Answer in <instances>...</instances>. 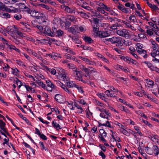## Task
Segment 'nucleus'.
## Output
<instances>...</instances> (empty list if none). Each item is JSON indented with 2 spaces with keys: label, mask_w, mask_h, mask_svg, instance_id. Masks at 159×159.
I'll return each instance as SVG.
<instances>
[{
  "label": "nucleus",
  "mask_w": 159,
  "mask_h": 159,
  "mask_svg": "<svg viewBox=\"0 0 159 159\" xmlns=\"http://www.w3.org/2000/svg\"><path fill=\"white\" fill-rule=\"evenodd\" d=\"M0 16L2 18L7 19L10 17L11 15L7 13H5L0 11Z\"/></svg>",
  "instance_id": "nucleus-17"
},
{
  "label": "nucleus",
  "mask_w": 159,
  "mask_h": 159,
  "mask_svg": "<svg viewBox=\"0 0 159 159\" xmlns=\"http://www.w3.org/2000/svg\"><path fill=\"white\" fill-rule=\"evenodd\" d=\"M66 58L69 59H74V57L71 56L68 54H66L65 55Z\"/></svg>",
  "instance_id": "nucleus-57"
},
{
  "label": "nucleus",
  "mask_w": 159,
  "mask_h": 159,
  "mask_svg": "<svg viewBox=\"0 0 159 159\" xmlns=\"http://www.w3.org/2000/svg\"><path fill=\"white\" fill-rule=\"evenodd\" d=\"M47 41L49 42V43L48 42V43L50 44V43H52V42H57V41L55 39L51 38H48L47 39Z\"/></svg>",
  "instance_id": "nucleus-35"
},
{
  "label": "nucleus",
  "mask_w": 159,
  "mask_h": 159,
  "mask_svg": "<svg viewBox=\"0 0 159 159\" xmlns=\"http://www.w3.org/2000/svg\"><path fill=\"white\" fill-rule=\"evenodd\" d=\"M6 124L2 120H0V130L3 131L6 133L7 135L10 136V135L7 129L5 128Z\"/></svg>",
  "instance_id": "nucleus-4"
},
{
  "label": "nucleus",
  "mask_w": 159,
  "mask_h": 159,
  "mask_svg": "<svg viewBox=\"0 0 159 159\" xmlns=\"http://www.w3.org/2000/svg\"><path fill=\"white\" fill-rule=\"evenodd\" d=\"M52 125L54 128L56 129L57 130H59V129H57V128H58L59 129H61L60 125L58 124H57L56 122H55L54 121L52 122Z\"/></svg>",
  "instance_id": "nucleus-26"
},
{
  "label": "nucleus",
  "mask_w": 159,
  "mask_h": 159,
  "mask_svg": "<svg viewBox=\"0 0 159 159\" xmlns=\"http://www.w3.org/2000/svg\"><path fill=\"white\" fill-rule=\"evenodd\" d=\"M39 6L41 7L46 9L47 10H49L50 9L49 6L44 4H39Z\"/></svg>",
  "instance_id": "nucleus-54"
},
{
  "label": "nucleus",
  "mask_w": 159,
  "mask_h": 159,
  "mask_svg": "<svg viewBox=\"0 0 159 159\" xmlns=\"http://www.w3.org/2000/svg\"><path fill=\"white\" fill-rule=\"evenodd\" d=\"M93 20L94 25H98L99 20L97 18H93Z\"/></svg>",
  "instance_id": "nucleus-56"
},
{
  "label": "nucleus",
  "mask_w": 159,
  "mask_h": 159,
  "mask_svg": "<svg viewBox=\"0 0 159 159\" xmlns=\"http://www.w3.org/2000/svg\"><path fill=\"white\" fill-rule=\"evenodd\" d=\"M115 124L116 125H117L118 126L120 127L121 129H122L124 128V126L123 125L117 121H116Z\"/></svg>",
  "instance_id": "nucleus-63"
},
{
  "label": "nucleus",
  "mask_w": 159,
  "mask_h": 159,
  "mask_svg": "<svg viewBox=\"0 0 159 159\" xmlns=\"http://www.w3.org/2000/svg\"><path fill=\"white\" fill-rule=\"evenodd\" d=\"M142 121L145 124L148 125L149 127L151 128L152 127V125L151 124L149 123L148 121L144 119H142Z\"/></svg>",
  "instance_id": "nucleus-44"
},
{
  "label": "nucleus",
  "mask_w": 159,
  "mask_h": 159,
  "mask_svg": "<svg viewBox=\"0 0 159 159\" xmlns=\"http://www.w3.org/2000/svg\"><path fill=\"white\" fill-rule=\"evenodd\" d=\"M75 88H76L78 89V92L81 93H82L84 92L82 87L79 85L76 84Z\"/></svg>",
  "instance_id": "nucleus-30"
},
{
  "label": "nucleus",
  "mask_w": 159,
  "mask_h": 159,
  "mask_svg": "<svg viewBox=\"0 0 159 159\" xmlns=\"http://www.w3.org/2000/svg\"><path fill=\"white\" fill-rule=\"evenodd\" d=\"M150 69L151 70L156 71V72H158V71L159 70V69L157 67L154 66H152Z\"/></svg>",
  "instance_id": "nucleus-62"
},
{
  "label": "nucleus",
  "mask_w": 159,
  "mask_h": 159,
  "mask_svg": "<svg viewBox=\"0 0 159 159\" xmlns=\"http://www.w3.org/2000/svg\"><path fill=\"white\" fill-rule=\"evenodd\" d=\"M98 155L102 157V159H106V155L102 151H101L98 153Z\"/></svg>",
  "instance_id": "nucleus-59"
},
{
  "label": "nucleus",
  "mask_w": 159,
  "mask_h": 159,
  "mask_svg": "<svg viewBox=\"0 0 159 159\" xmlns=\"http://www.w3.org/2000/svg\"><path fill=\"white\" fill-rule=\"evenodd\" d=\"M109 11L110 12V14L111 15L114 16H117L118 15V14L117 13H116L113 10H111V9Z\"/></svg>",
  "instance_id": "nucleus-60"
},
{
  "label": "nucleus",
  "mask_w": 159,
  "mask_h": 159,
  "mask_svg": "<svg viewBox=\"0 0 159 159\" xmlns=\"http://www.w3.org/2000/svg\"><path fill=\"white\" fill-rule=\"evenodd\" d=\"M28 52L30 54H31L33 56L35 57H37V54L31 49H28L27 50Z\"/></svg>",
  "instance_id": "nucleus-36"
},
{
  "label": "nucleus",
  "mask_w": 159,
  "mask_h": 159,
  "mask_svg": "<svg viewBox=\"0 0 159 159\" xmlns=\"http://www.w3.org/2000/svg\"><path fill=\"white\" fill-rule=\"evenodd\" d=\"M24 84L23 86L25 87L27 91L29 92L31 90V89H33V88H32L31 87H30L28 85H26L25 83H24Z\"/></svg>",
  "instance_id": "nucleus-48"
},
{
  "label": "nucleus",
  "mask_w": 159,
  "mask_h": 159,
  "mask_svg": "<svg viewBox=\"0 0 159 159\" xmlns=\"http://www.w3.org/2000/svg\"><path fill=\"white\" fill-rule=\"evenodd\" d=\"M84 50H86L91 51H94V49L93 48L91 47H88L86 45H85Z\"/></svg>",
  "instance_id": "nucleus-55"
},
{
  "label": "nucleus",
  "mask_w": 159,
  "mask_h": 159,
  "mask_svg": "<svg viewBox=\"0 0 159 159\" xmlns=\"http://www.w3.org/2000/svg\"><path fill=\"white\" fill-rule=\"evenodd\" d=\"M122 129L123 130H120L121 133L127 136H129L130 135V133H129V132H128L127 130H125L124 128Z\"/></svg>",
  "instance_id": "nucleus-32"
},
{
  "label": "nucleus",
  "mask_w": 159,
  "mask_h": 159,
  "mask_svg": "<svg viewBox=\"0 0 159 159\" xmlns=\"http://www.w3.org/2000/svg\"><path fill=\"white\" fill-rule=\"evenodd\" d=\"M97 96L102 100H104V98L106 99L105 94L103 93H98L97 94Z\"/></svg>",
  "instance_id": "nucleus-31"
},
{
  "label": "nucleus",
  "mask_w": 159,
  "mask_h": 159,
  "mask_svg": "<svg viewBox=\"0 0 159 159\" xmlns=\"http://www.w3.org/2000/svg\"><path fill=\"white\" fill-rule=\"evenodd\" d=\"M60 76L63 81L67 80L68 77H67L66 74L61 73Z\"/></svg>",
  "instance_id": "nucleus-39"
},
{
  "label": "nucleus",
  "mask_w": 159,
  "mask_h": 159,
  "mask_svg": "<svg viewBox=\"0 0 159 159\" xmlns=\"http://www.w3.org/2000/svg\"><path fill=\"white\" fill-rule=\"evenodd\" d=\"M100 133L101 134H105V135H103V136L106 137L107 136V133L103 129H100L99 130Z\"/></svg>",
  "instance_id": "nucleus-53"
},
{
  "label": "nucleus",
  "mask_w": 159,
  "mask_h": 159,
  "mask_svg": "<svg viewBox=\"0 0 159 159\" xmlns=\"http://www.w3.org/2000/svg\"><path fill=\"white\" fill-rule=\"evenodd\" d=\"M45 68L47 71L50 72L52 75H55L56 74V71L55 69L48 68L47 66H45Z\"/></svg>",
  "instance_id": "nucleus-19"
},
{
  "label": "nucleus",
  "mask_w": 159,
  "mask_h": 159,
  "mask_svg": "<svg viewBox=\"0 0 159 159\" xmlns=\"http://www.w3.org/2000/svg\"><path fill=\"white\" fill-rule=\"evenodd\" d=\"M18 39L16 36H12L11 38V40L16 44L19 45L21 43V42Z\"/></svg>",
  "instance_id": "nucleus-12"
},
{
  "label": "nucleus",
  "mask_w": 159,
  "mask_h": 159,
  "mask_svg": "<svg viewBox=\"0 0 159 159\" xmlns=\"http://www.w3.org/2000/svg\"><path fill=\"white\" fill-rule=\"evenodd\" d=\"M66 19L70 22H74L75 21V17L73 16L68 15Z\"/></svg>",
  "instance_id": "nucleus-27"
},
{
  "label": "nucleus",
  "mask_w": 159,
  "mask_h": 159,
  "mask_svg": "<svg viewBox=\"0 0 159 159\" xmlns=\"http://www.w3.org/2000/svg\"><path fill=\"white\" fill-rule=\"evenodd\" d=\"M58 58H61V57L57 53H52V59L54 60H57Z\"/></svg>",
  "instance_id": "nucleus-34"
},
{
  "label": "nucleus",
  "mask_w": 159,
  "mask_h": 159,
  "mask_svg": "<svg viewBox=\"0 0 159 159\" xmlns=\"http://www.w3.org/2000/svg\"><path fill=\"white\" fill-rule=\"evenodd\" d=\"M151 42L152 45H153L152 47L153 49V51H156L158 47V45L156 43L155 41H154L153 39L151 40Z\"/></svg>",
  "instance_id": "nucleus-21"
},
{
  "label": "nucleus",
  "mask_w": 159,
  "mask_h": 159,
  "mask_svg": "<svg viewBox=\"0 0 159 159\" xmlns=\"http://www.w3.org/2000/svg\"><path fill=\"white\" fill-rule=\"evenodd\" d=\"M108 34L106 32H102L99 31V33H97V35L98 36L99 38H104L108 36Z\"/></svg>",
  "instance_id": "nucleus-13"
},
{
  "label": "nucleus",
  "mask_w": 159,
  "mask_h": 159,
  "mask_svg": "<svg viewBox=\"0 0 159 159\" xmlns=\"http://www.w3.org/2000/svg\"><path fill=\"white\" fill-rule=\"evenodd\" d=\"M146 80V82L148 84L150 85H153L154 82L152 80L150 79H147Z\"/></svg>",
  "instance_id": "nucleus-46"
},
{
  "label": "nucleus",
  "mask_w": 159,
  "mask_h": 159,
  "mask_svg": "<svg viewBox=\"0 0 159 159\" xmlns=\"http://www.w3.org/2000/svg\"><path fill=\"white\" fill-rule=\"evenodd\" d=\"M17 30H16L14 28L10 26L7 27V31L8 34L11 35L12 36H14V34L16 33Z\"/></svg>",
  "instance_id": "nucleus-6"
},
{
  "label": "nucleus",
  "mask_w": 159,
  "mask_h": 159,
  "mask_svg": "<svg viewBox=\"0 0 159 159\" xmlns=\"http://www.w3.org/2000/svg\"><path fill=\"white\" fill-rule=\"evenodd\" d=\"M32 24L33 25V26L34 27H36L37 29L39 30L41 33V32H42V31L43 30V28L41 25H37V24H34L33 23H32Z\"/></svg>",
  "instance_id": "nucleus-29"
},
{
  "label": "nucleus",
  "mask_w": 159,
  "mask_h": 159,
  "mask_svg": "<svg viewBox=\"0 0 159 159\" xmlns=\"http://www.w3.org/2000/svg\"><path fill=\"white\" fill-rule=\"evenodd\" d=\"M5 43L7 46L10 50H14L18 53H20V50L19 49L17 48L15 46L12 45H9L8 43Z\"/></svg>",
  "instance_id": "nucleus-11"
},
{
  "label": "nucleus",
  "mask_w": 159,
  "mask_h": 159,
  "mask_svg": "<svg viewBox=\"0 0 159 159\" xmlns=\"http://www.w3.org/2000/svg\"><path fill=\"white\" fill-rule=\"evenodd\" d=\"M106 40L110 42L112 44H115L117 47H121L123 45V41H122V38L120 37H113L106 39Z\"/></svg>",
  "instance_id": "nucleus-2"
},
{
  "label": "nucleus",
  "mask_w": 159,
  "mask_h": 159,
  "mask_svg": "<svg viewBox=\"0 0 159 159\" xmlns=\"http://www.w3.org/2000/svg\"><path fill=\"white\" fill-rule=\"evenodd\" d=\"M72 40L73 41L75 42L76 43L80 44L81 43V41L78 38L75 37L74 38H72Z\"/></svg>",
  "instance_id": "nucleus-38"
},
{
  "label": "nucleus",
  "mask_w": 159,
  "mask_h": 159,
  "mask_svg": "<svg viewBox=\"0 0 159 159\" xmlns=\"http://www.w3.org/2000/svg\"><path fill=\"white\" fill-rule=\"evenodd\" d=\"M153 152L156 156L159 153V149L157 146H153Z\"/></svg>",
  "instance_id": "nucleus-24"
},
{
  "label": "nucleus",
  "mask_w": 159,
  "mask_h": 159,
  "mask_svg": "<svg viewBox=\"0 0 159 159\" xmlns=\"http://www.w3.org/2000/svg\"><path fill=\"white\" fill-rule=\"evenodd\" d=\"M79 58L80 59H81L83 61H85V62H86L88 64V63L89 62H90V60L87 58H85L84 57H83L81 56H80L79 57Z\"/></svg>",
  "instance_id": "nucleus-47"
},
{
  "label": "nucleus",
  "mask_w": 159,
  "mask_h": 159,
  "mask_svg": "<svg viewBox=\"0 0 159 159\" xmlns=\"http://www.w3.org/2000/svg\"><path fill=\"white\" fill-rule=\"evenodd\" d=\"M16 34L22 38H25L26 37L25 34V33H22L18 30L17 31Z\"/></svg>",
  "instance_id": "nucleus-40"
},
{
  "label": "nucleus",
  "mask_w": 159,
  "mask_h": 159,
  "mask_svg": "<svg viewBox=\"0 0 159 159\" xmlns=\"http://www.w3.org/2000/svg\"><path fill=\"white\" fill-rule=\"evenodd\" d=\"M44 29L42 32H41V34L43 36H48L51 37H53V33H52V32L51 31V29L48 26L46 25Z\"/></svg>",
  "instance_id": "nucleus-3"
},
{
  "label": "nucleus",
  "mask_w": 159,
  "mask_h": 159,
  "mask_svg": "<svg viewBox=\"0 0 159 159\" xmlns=\"http://www.w3.org/2000/svg\"><path fill=\"white\" fill-rule=\"evenodd\" d=\"M36 22L39 25L43 26L47 25V16L43 13H39V16H36Z\"/></svg>",
  "instance_id": "nucleus-1"
},
{
  "label": "nucleus",
  "mask_w": 159,
  "mask_h": 159,
  "mask_svg": "<svg viewBox=\"0 0 159 159\" xmlns=\"http://www.w3.org/2000/svg\"><path fill=\"white\" fill-rule=\"evenodd\" d=\"M1 5L0 6V10L3 11H5V9L7 7H6L5 5H4L3 4L2 2H0Z\"/></svg>",
  "instance_id": "nucleus-52"
},
{
  "label": "nucleus",
  "mask_w": 159,
  "mask_h": 159,
  "mask_svg": "<svg viewBox=\"0 0 159 159\" xmlns=\"http://www.w3.org/2000/svg\"><path fill=\"white\" fill-rule=\"evenodd\" d=\"M66 86L68 88H73L75 87L76 84H75L74 82L71 81L66 82Z\"/></svg>",
  "instance_id": "nucleus-16"
},
{
  "label": "nucleus",
  "mask_w": 159,
  "mask_h": 159,
  "mask_svg": "<svg viewBox=\"0 0 159 159\" xmlns=\"http://www.w3.org/2000/svg\"><path fill=\"white\" fill-rule=\"evenodd\" d=\"M12 71L11 72V73L17 77L19 76V74L18 73L19 72V70L16 68H11Z\"/></svg>",
  "instance_id": "nucleus-23"
},
{
  "label": "nucleus",
  "mask_w": 159,
  "mask_h": 159,
  "mask_svg": "<svg viewBox=\"0 0 159 159\" xmlns=\"http://www.w3.org/2000/svg\"><path fill=\"white\" fill-rule=\"evenodd\" d=\"M64 34V32L63 31L61 30L60 29H58L57 32L56 33V35L59 37H60L63 35Z\"/></svg>",
  "instance_id": "nucleus-28"
},
{
  "label": "nucleus",
  "mask_w": 159,
  "mask_h": 159,
  "mask_svg": "<svg viewBox=\"0 0 159 159\" xmlns=\"http://www.w3.org/2000/svg\"><path fill=\"white\" fill-rule=\"evenodd\" d=\"M120 4V6H117V8L119 10L122 11L123 12L125 13H128L130 10L128 8H126L122 4Z\"/></svg>",
  "instance_id": "nucleus-9"
},
{
  "label": "nucleus",
  "mask_w": 159,
  "mask_h": 159,
  "mask_svg": "<svg viewBox=\"0 0 159 159\" xmlns=\"http://www.w3.org/2000/svg\"><path fill=\"white\" fill-rule=\"evenodd\" d=\"M97 4L100 6V7L102 8V9L105 10L107 11H110V8L108 7L107 6L104 5L103 3L98 1L97 2Z\"/></svg>",
  "instance_id": "nucleus-10"
},
{
  "label": "nucleus",
  "mask_w": 159,
  "mask_h": 159,
  "mask_svg": "<svg viewBox=\"0 0 159 159\" xmlns=\"http://www.w3.org/2000/svg\"><path fill=\"white\" fill-rule=\"evenodd\" d=\"M84 40L85 42L89 44L93 42V40L90 37L87 36H85L84 37Z\"/></svg>",
  "instance_id": "nucleus-20"
},
{
  "label": "nucleus",
  "mask_w": 159,
  "mask_h": 159,
  "mask_svg": "<svg viewBox=\"0 0 159 159\" xmlns=\"http://www.w3.org/2000/svg\"><path fill=\"white\" fill-rule=\"evenodd\" d=\"M41 149L42 150H44L48 152V149L47 148L45 147L43 143L42 142L40 141L39 142Z\"/></svg>",
  "instance_id": "nucleus-25"
},
{
  "label": "nucleus",
  "mask_w": 159,
  "mask_h": 159,
  "mask_svg": "<svg viewBox=\"0 0 159 159\" xmlns=\"http://www.w3.org/2000/svg\"><path fill=\"white\" fill-rule=\"evenodd\" d=\"M134 129L137 131V132H136V133H137V134H138L140 136H142V134L140 130L139 127V126H135L134 127Z\"/></svg>",
  "instance_id": "nucleus-33"
},
{
  "label": "nucleus",
  "mask_w": 159,
  "mask_h": 159,
  "mask_svg": "<svg viewBox=\"0 0 159 159\" xmlns=\"http://www.w3.org/2000/svg\"><path fill=\"white\" fill-rule=\"evenodd\" d=\"M9 3L14 4L16 2H18L19 0H5Z\"/></svg>",
  "instance_id": "nucleus-50"
},
{
  "label": "nucleus",
  "mask_w": 159,
  "mask_h": 159,
  "mask_svg": "<svg viewBox=\"0 0 159 159\" xmlns=\"http://www.w3.org/2000/svg\"><path fill=\"white\" fill-rule=\"evenodd\" d=\"M98 25H94L93 26V31L96 33L97 34L98 33H99V31H98L99 28L98 27Z\"/></svg>",
  "instance_id": "nucleus-37"
},
{
  "label": "nucleus",
  "mask_w": 159,
  "mask_h": 159,
  "mask_svg": "<svg viewBox=\"0 0 159 159\" xmlns=\"http://www.w3.org/2000/svg\"><path fill=\"white\" fill-rule=\"evenodd\" d=\"M65 23L66 27L67 28H69L71 25L70 22L68 20H67L66 19H65Z\"/></svg>",
  "instance_id": "nucleus-41"
},
{
  "label": "nucleus",
  "mask_w": 159,
  "mask_h": 159,
  "mask_svg": "<svg viewBox=\"0 0 159 159\" xmlns=\"http://www.w3.org/2000/svg\"><path fill=\"white\" fill-rule=\"evenodd\" d=\"M63 7H65L64 10L65 11L70 14H72L74 13L75 14L76 10V9L75 8H70L67 6H63Z\"/></svg>",
  "instance_id": "nucleus-7"
},
{
  "label": "nucleus",
  "mask_w": 159,
  "mask_h": 159,
  "mask_svg": "<svg viewBox=\"0 0 159 159\" xmlns=\"http://www.w3.org/2000/svg\"><path fill=\"white\" fill-rule=\"evenodd\" d=\"M83 71H84L87 75H89V78H90L89 75H90L89 71V68L85 67Z\"/></svg>",
  "instance_id": "nucleus-51"
},
{
  "label": "nucleus",
  "mask_w": 159,
  "mask_h": 159,
  "mask_svg": "<svg viewBox=\"0 0 159 159\" xmlns=\"http://www.w3.org/2000/svg\"><path fill=\"white\" fill-rule=\"evenodd\" d=\"M149 138H151L153 142L158 143V139L159 138V137L156 134L152 135V136L150 135Z\"/></svg>",
  "instance_id": "nucleus-18"
},
{
  "label": "nucleus",
  "mask_w": 159,
  "mask_h": 159,
  "mask_svg": "<svg viewBox=\"0 0 159 159\" xmlns=\"http://www.w3.org/2000/svg\"><path fill=\"white\" fill-rule=\"evenodd\" d=\"M64 50L66 52H67L72 54H74V52L72 50H71L70 48H66L64 49Z\"/></svg>",
  "instance_id": "nucleus-42"
},
{
  "label": "nucleus",
  "mask_w": 159,
  "mask_h": 159,
  "mask_svg": "<svg viewBox=\"0 0 159 159\" xmlns=\"http://www.w3.org/2000/svg\"><path fill=\"white\" fill-rule=\"evenodd\" d=\"M14 17L16 20H18L21 19L22 17L20 14L17 13L14 15Z\"/></svg>",
  "instance_id": "nucleus-43"
},
{
  "label": "nucleus",
  "mask_w": 159,
  "mask_h": 159,
  "mask_svg": "<svg viewBox=\"0 0 159 159\" xmlns=\"http://www.w3.org/2000/svg\"><path fill=\"white\" fill-rule=\"evenodd\" d=\"M126 31L125 30H119L117 31V34L121 36L125 37L127 34H126Z\"/></svg>",
  "instance_id": "nucleus-15"
},
{
  "label": "nucleus",
  "mask_w": 159,
  "mask_h": 159,
  "mask_svg": "<svg viewBox=\"0 0 159 159\" xmlns=\"http://www.w3.org/2000/svg\"><path fill=\"white\" fill-rule=\"evenodd\" d=\"M76 28V26L74 25L69 28V31L72 34H75L76 33V31L75 29Z\"/></svg>",
  "instance_id": "nucleus-22"
},
{
  "label": "nucleus",
  "mask_w": 159,
  "mask_h": 159,
  "mask_svg": "<svg viewBox=\"0 0 159 159\" xmlns=\"http://www.w3.org/2000/svg\"><path fill=\"white\" fill-rule=\"evenodd\" d=\"M39 136L41 139L43 140H47V137L43 134H41Z\"/></svg>",
  "instance_id": "nucleus-61"
},
{
  "label": "nucleus",
  "mask_w": 159,
  "mask_h": 159,
  "mask_svg": "<svg viewBox=\"0 0 159 159\" xmlns=\"http://www.w3.org/2000/svg\"><path fill=\"white\" fill-rule=\"evenodd\" d=\"M54 99L57 102L60 103H63L64 102L63 96L60 94H56L55 96Z\"/></svg>",
  "instance_id": "nucleus-8"
},
{
  "label": "nucleus",
  "mask_w": 159,
  "mask_h": 159,
  "mask_svg": "<svg viewBox=\"0 0 159 159\" xmlns=\"http://www.w3.org/2000/svg\"><path fill=\"white\" fill-rule=\"evenodd\" d=\"M88 68H89V70L90 73V75H91L93 73H94L96 72V70L93 67H89Z\"/></svg>",
  "instance_id": "nucleus-58"
},
{
  "label": "nucleus",
  "mask_w": 159,
  "mask_h": 159,
  "mask_svg": "<svg viewBox=\"0 0 159 159\" xmlns=\"http://www.w3.org/2000/svg\"><path fill=\"white\" fill-rule=\"evenodd\" d=\"M20 24L23 25V28L21 29V31L23 32H29L31 31V30L30 28V25L27 23L23 21L20 22Z\"/></svg>",
  "instance_id": "nucleus-5"
},
{
  "label": "nucleus",
  "mask_w": 159,
  "mask_h": 159,
  "mask_svg": "<svg viewBox=\"0 0 159 159\" xmlns=\"http://www.w3.org/2000/svg\"><path fill=\"white\" fill-rule=\"evenodd\" d=\"M74 70H72L73 73L75 75V76L76 77H77L76 79L78 80V79L82 78V77L81 76V75H80L78 72V69L77 68H73Z\"/></svg>",
  "instance_id": "nucleus-14"
},
{
  "label": "nucleus",
  "mask_w": 159,
  "mask_h": 159,
  "mask_svg": "<svg viewBox=\"0 0 159 159\" xmlns=\"http://www.w3.org/2000/svg\"><path fill=\"white\" fill-rule=\"evenodd\" d=\"M128 58V60L127 63L128 64H130V63H131L133 64L136 65V64L135 63V62L136 61V60H134L132 59L131 58L129 57Z\"/></svg>",
  "instance_id": "nucleus-45"
},
{
  "label": "nucleus",
  "mask_w": 159,
  "mask_h": 159,
  "mask_svg": "<svg viewBox=\"0 0 159 159\" xmlns=\"http://www.w3.org/2000/svg\"><path fill=\"white\" fill-rule=\"evenodd\" d=\"M99 147L103 152H105L106 151V147L103 145L100 144L99 145Z\"/></svg>",
  "instance_id": "nucleus-64"
},
{
  "label": "nucleus",
  "mask_w": 159,
  "mask_h": 159,
  "mask_svg": "<svg viewBox=\"0 0 159 159\" xmlns=\"http://www.w3.org/2000/svg\"><path fill=\"white\" fill-rule=\"evenodd\" d=\"M37 84H38L39 86H41L44 89H46V85L45 84H44L43 82H37Z\"/></svg>",
  "instance_id": "nucleus-49"
}]
</instances>
